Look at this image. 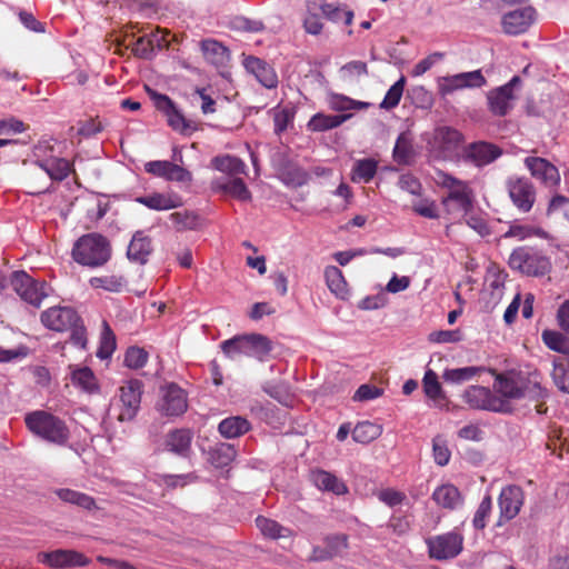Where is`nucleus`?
Instances as JSON below:
<instances>
[{"label":"nucleus","mask_w":569,"mask_h":569,"mask_svg":"<svg viewBox=\"0 0 569 569\" xmlns=\"http://www.w3.org/2000/svg\"><path fill=\"white\" fill-rule=\"evenodd\" d=\"M493 393L497 398L505 400L508 406L511 401L528 399L539 401L547 398L548 392L541 386L536 373L526 376L522 372L506 371L497 373L493 371Z\"/></svg>","instance_id":"f257e3e1"},{"label":"nucleus","mask_w":569,"mask_h":569,"mask_svg":"<svg viewBox=\"0 0 569 569\" xmlns=\"http://www.w3.org/2000/svg\"><path fill=\"white\" fill-rule=\"evenodd\" d=\"M71 254L77 263L97 268L110 260L111 246L102 234L96 232L87 233L74 242Z\"/></svg>","instance_id":"f03ea898"},{"label":"nucleus","mask_w":569,"mask_h":569,"mask_svg":"<svg viewBox=\"0 0 569 569\" xmlns=\"http://www.w3.org/2000/svg\"><path fill=\"white\" fill-rule=\"evenodd\" d=\"M435 181L447 190V196L442 198V204L448 213H469L473 203V193L466 181L440 170L436 172Z\"/></svg>","instance_id":"7ed1b4c3"},{"label":"nucleus","mask_w":569,"mask_h":569,"mask_svg":"<svg viewBox=\"0 0 569 569\" xmlns=\"http://www.w3.org/2000/svg\"><path fill=\"white\" fill-rule=\"evenodd\" d=\"M220 348L229 359L239 356L253 357L259 361H266L273 349L272 341L260 333L239 335L221 342Z\"/></svg>","instance_id":"20e7f679"},{"label":"nucleus","mask_w":569,"mask_h":569,"mask_svg":"<svg viewBox=\"0 0 569 569\" xmlns=\"http://www.w3.org/2000/svg\"><path fill=\"white\" fill-rule=\"evenodd\" d=\"M465 138L455 128L442 126L433 130L432 137L427 141L430 157L437 160H456L463 152Z\"/></svg>","instance_id":"39448f33"},{"label":"nucleus","mask_w":569,"mask_h":569,"mask_svg":"<svg viewBox=\"0 0 569 569\" xmlns=\"http://www.w3.org/2000/svg\"><path fill=\"white\" fill-rule=\"evenodd\" d=\"M24 421L28 429L43 440L63 445L69 439L70 432L66 423L47 411L30 412L26 416Z\"/></svg>","instance_id":"423d86ee"},{"label":"nucleus","mask_w":569,"mask_h":569,"mask_svg":"<svg viewBox=\"0 0 569 569\" xmlns=\"http://www.w3.org/2000/svg\"><path fill=\"white\" fill-rule=\"evenodd\" d=\"M511 269L530 277L545 276L551 269L549 258L532 247H519L509 257Z\"/></svg>","instance_id":"0eeeda50"},{"label":"nucleus","mask_w":569,"mask_h":569,"mask_svg":"<svg viewBox=\"0 0 569 569\" xmlns=\"http://www.w3.org/2000/svg\"><path fill=\"white\" fill-rule=\"evenodd\" d=\"M466 405L476 410H486L498 413H510L512 407L505 400L497 398L493 390L482 386H470L462 392Z\"/></svg>","instance_id":"6e6552de"},{"label":"nucleus","mask_w":569,"mask_h":569,"mask_svg":"<svg viewBox=\"0 0 569 569\" xmlns=\"http://www.w3.org/2000/svg\"><path fill=\"white\" fill-rule=\"evenodd\" d=\"M11 286L17 295L26 302L39 308L42 300L51 291L44 281H38L31 278L24 271H16L11 277Z\"/></svg>","instance_id":"1a4fd4ad"},{"label":"nucleus","mask_w":569,"mask_h":569,"mask_svg":"<svg viewBox=\"0 0 569 569\" xmlns=\"http://www.w3.org/2000/svg\"><path fill=\"white\" fill-rule=\"evenodd\" d=\"M156 409L163 417H179L183 415L188 409L186 392L176 383L161 387Z\"/></svg>","instance_id":"9d476101"},{"label":"nucleus","mask_w":569,"mask_h":569,"mask_svg":"<svg viewBox=\"0 0 569 569\" xmlns=\"http://www.w3.org/2000/svg\"><path fill=\"white\" fill-rule=\"evenodd\" d=\"M426 543L430 558L442 561L456 558L462 551L463 537L459 532L451 531L430 537Z\"/></svg>","instance_id":"9b49d317"},{"label":"nucleus","mask_w":569,"mask_h":569,"mask_svg":"<svg viewBox=\"0 0 569 569\" xmlns=\"http://www.w3.org/2000/svg\"><path fill=\"white\" fill-rule=\"evenodd\" d=\"M487 81L481 70L445 76L437 79V89L441 97H447L462 89L481 88Z\"/></svg>","instance_id":"f8f14e48"},{"label":"nucleus","mask_w":569,"mask_h":569,"mask_svg":"<svg viewBox=\"0 0 569 569\" xmlns=\"http://www.w3.org/2000/svg\"><path fill=\"white\" fill-rule=\"evenodd\" d=\"M520 83L521 79L515 76L508 83L488 92L489 110L495 116L503 117L513 108L517 99L516 89L519 88Z\"/></svg>","instance_id":"ddd939ff"},{"label":"nucleus","mask_w":569,"mask_h":569,"mask_svg":"<svg viewBox=\"0 0 569 569\" xmlns=\"http://www.w3.org/2000/svg\"><path fill=\"white\" fill-rule=\"evenodd\" d=\"M142 395V382L130 380L119 389L118 420L121 422L131 421L140 408Z\"/></svg>","instance_id":"4468645a"},{"label":"nucleus","mask_w":569,"mask_h":569,"mask_svg":"<svg viewBox=\"0 0 569 569\" xmlns=\"http://www.w3.org/2000/svg\"><path fill=\"white\" fill-rule=\"evenodd\" d=\"M509 197L518 210L529 212L536 201V189L526 178H509L507 181Z\"/></svg>","instance_id":"2eb2a0df"},{"label":"nucleus","mask_w":569,"mask_h":569,"mask_svg":"<svg viewBox=\"0 0 569 569\" xmlns=\"http://www.w3.org/2000/svg\"><path fill=\"white\" fill-rule=\"evenodd\" d=\"M38 561L51 568L86 567L90 560L76 550L58 549L51 552H40Z\"/></svg>","instance_id":"dca6fc26"},{"label":"nucleus","mask_w":569,"mask_h":569,"mask_svg":"<svg viewBox=\"0 0 569 569\" xmlns=\"http://www.w3.org/2000/svg\"><path fill=\"white\" fill-rule=\"evenodd\" d=\"M41 322L51 330L66 331L80 322V318L70 307H53L41 313Z\"/></svg>","instance_id":"f3484780"},{"label":"nucleus","mask_w":569,"mask_h":569,"mask_svg":"<svg viewBox=\"0 0 569 569\" xmlns=\"http://www.w3.org/2000/svg\"><path fill=\"white\" fill-rule=\"evenodd\" d=\"M535 10L531 7H523L511 10L502 17V29L508 34H520L526 32L533 22Z\"/></svg>","instance_id":"a211bd4d"},{"label":"nucleus","mask_w":569,"mask_h":569,"mask_svg":"<svg viewBox=\"0 0 569 569\" xmlns=\"http://www.w3.org/2000/svg\"><path fill=\"white\" fill-rule=\"evenodd\" d=\"M523 505V491L518 486L503 488L499 496L500 520L513 519Z\"/></svg>","instance_id":"6ab92c4d"},{"label":"nucleus","mask_w":569,"mask_h":569,"mask_svg":"<svg viewBox=\"0 0 569 569\" xmlns=\"http://www.w3.org/2000/svg\"><path fill=\"white\" fill-rule=\"evenodd\" d=\"M148 173L169 181L187 182L191 180V173L184 168L170 161H149L144 164Z\"/></svg>","instance_id":"aec40b11"},{"label":"nucleus","mask_w":569,"mask_h":569,"mask_svg":"<svg viewBox=\"0 0 569 569\" xmlns=\"http://www.w3.org/2000/svg\"><path fill=\"white\" fill-rule=\"evenodd\" d=\"M525 166L535 179L540 180L547 186L557 184L560 180L558 169L545 158L527 157Z\"/></svg>","instance_id":"412c9836"},{"label":"nucleus","mask_w":569,"mask_h":569,"mask_svg":"<svg viewBox=\"0 0 569 569\" xmlns=\"http://www.w3.org/2000/svg\"><path fill=\"white\" fill-rule=\"evenodd\" d=\"M500 154L501 150L497 146L483 141L471 143L463 149V156L478 167L489 164Z\"/></svg>","instance_id":"4be33fe9"},{"label":"nucleus","mask_w":569,"mask_h":569,"mask_svg":"<svg viewBox=\"0 0 569 569\" xmlns=\"http://www.w3.org/2000/svg\"><path fill=\"white\" fill-rule=\"evenodd\" d=\"M192 439V430L188 428L174 429L166 436L164 448L180 457H188L191 451Z\"/></svg>","instance_id":"5701e85b"},{"label":"nucleus","mask_w":569,"mask_h":569,"mask_svg":"<svg viewBox=\"0 0 569 569\" xmlns=\"http://www.w3.org/2000/svg\"><path fill=\"white\" fill-rule=\"evenodd\" d=\"M243 64L247 71L252 73L263 87L268 89L277 87L278 77L266 61L257 57H247Z\"/></svg>","instance_id":"b1692460"},{"label":"nucleus","mask_w":569,"mask_h":569,"mask_svg":"<svg viewBox=\"0 0 569 569\" xmlns=\"http://www.w3.org/2000/svg\"><path fill=\"white\" fill-rule=\"evenodd\" d=\"M152 252L151 239L143 231H137L127 250V257L130 261L144 264Z\"/></svg>","instance_id":"393cba45"},{"label":"nucleus","mask_w":569,"mask_h":569,"mask_svg":"<svg viewBox=\"0 0 569 569\" xmlns=\"http://www.w3.org/2000/svg\"><path fill=\"white\" fill-rule=\"evenodd\" d=\"M201 51L207 62L216 68H224L230 61V52L227 47L217 40L206 39L201 41Z\"/></svg>","instance_id":"a878e982"},{"label":"nucleus","mask_w":569,"mask_h":569,"mask_svg":"<svg viewBox=\"0 0 569 569\" xmlns=\"http://www.w3.org/2000/svg\"><path fill=\"white\" fill-rule=\"evenodd\" d=\"M137 202L146 206L149 209L163 211L178 208L181 204L179 196L173 193H159L153 192L136 199Z\"/></svg>","instance_id":"bb28decb"},{"label":"nucleus","mask_w":569,"mask_h":569,"mask_svg":"<svg viewBox=\"0 0 569 569\" xmlns=\"http://www.w3.org/2000/svg\"><path fill=\"white\" fill-rule=\"evenodd\" d=\"M212 187L216 191H222L240 201L251 200V192L241 178L217 179Z\"/></svg>","instance_id":"cd10ccee"},{"label":"nucleus","mask_w":569,"mask_h":569,"mask_svg":"<svg viewBox=\"0 0 569 569\" xmlns=\"http://www.w3.org/2000/svg\"><path fill=\"white\" fill-rule=\"evenodd\" d=\"M435 502L446 509H457L462 502V496L457 487L450 483L439 486L432 493Z\"/></svg>","instance_id":"c85d7f7f"},{"label":"nucleus","mask_w":569,"mask_h":569,"mask_svg":"<svg viewBox=\"0 0 569 569\" xmlns=\"http://www.w3.org/2000/svg\"><path fill=\"white\" fill-rule=\"evenodd\" d=\"M251 428L250 422L241 416L228 417L218 425L219 433L226 439H234L247 433Z\"/></svg>","instance_id":"c756f323"},{"label":"nucleus","mask_w":569,"mask_h":569,"mask_svg":"<svg viewBox=\"0 0 569 569\" xmlns=\"http://www.w3.org/2000/svg\"><path fill=\"white\" fill-rule=\"evenodd\" d=\"M71 370V382L73 386L80 388L81 390L92 393L98 391L99 385L98 380L92 372V370L88 367H70Z\"/></svg>","instance_id":"7c9ffc66"},{"label":"nucleus","mask_w":569,"mask_h":569,"mask_svg":"<svg viewBox=\"0 0 569 569\" xmlns=\"http://www.w3.org/2000/svg\"><path fill=\"white\" fill-rule=\"evenodd\" d=\"M392 156L393 160L399 164L409 166L412 163L416 152L409 133L402 132L399 134Z\"/></svg>","instance_id":"2f4dec72"},{"label":"nucleus","mask_w":569,"mask_h":569,"mask_svg":"<svg viewBox=\"0 0 569 569\" xmlns=\"http://www.w3.org/2000/svg\"><path fill=\"white\" fill-rule=\"evenodd\" d=\"M256 525L261 533L269 539H288L293 537V531L290 528L283 527L276 520L259 516L256 519Z\"/></svg>","instance_id":"473e14b6"},{"label":"nucleus","mask_w":569,"mask_h":569,"mask_svg":"<svg viewBox=\"0 0 569 569\" xmlns=\"http://www.w3.org/2000/svg\"><path fill=\"white\" fill-rule=\"evenodd\" d=\"M311 480L321 490L331 491L336 495L347 492L346 485L330 472L323 470L313 471L311 473Z\"/></svg>","instance_id":"72a5a7b5"},{"label":"nucleus","mask_w":569,"mask_h":569,"mask_svg":"<svg viewBox=\"0 0 569 569\" xmlns=\"http://www.w3.org/2000/svg\"><path fill=\"white\" fill-rule=\"evenodd\" d=\"M552 379L557 388L569 395V356H556L552 360Z\"/></svg>","instance_id":"f704fd0d"},{"label":"nucleus","mask_w":569,"mask_h":569,"mask_svg":"<svg viewBox=\"0 0 569 569\" xmlns=\"http://www.w3.org/2000/svg\"><path fill=\"white\" fill-rule=\"evenodd\" d=\"M326 283L329 290L340 299L348 296V284L341 270L336 266H328L325 269Z\"/></svg>","instance_id":"c9c22d12"},{"label":"nucleus","mask_w":569,"mask_h":569,"mask_svg":"<svg viewBox=\"0 0 569 569\" xmlns=\"http://www.w3.org/2000/svg\"><path fill=\"white\" fill-rule=\"evenodd\" d=\"M483 371L485 369L482 367L475 366L446 369L442 373V379L446 383L462 385L471 381Z\"/></svg>","instance_id":"e433bc0d"},{"label":"nucleus","mask_w":569,"mask_h":569,"mask_svg":"<svg viewBox=\"0 0 569 569\" xmlns=\"http://www.w3.org/2000/svg\"><path fill=\"white\" fill-rule=\"evenodd\" d=\"M378 162L372 158L356 160L352 167L351 180L368 183L377 173Z\"/></svg>","instance_id":"4c0bfd02"},{"label":"nucleus","mask_w":569,"mask_h":569,"mask_svg":"<svg viewBox=\"0 0 569 569\" xmlns=\"http://www.w3.org/2000/svg\"><path fill=\"white\" fill-rule=\"evenodd\" d=\"M54 493L67 503L76 505L86 510H93L97 508L96 500L83 492L76 491L69 488H60L54 490Z\"/></svg>","instance_id":"58836bf2"},{"label":"nucleus","mask_w":569,"mask_h":569,"mask_svg":"<svg viewBox=\"0 0 569 569\" xmlns=\"http://www.w3.org/2000/svg\"><path fill=\"white\" fill-rule=\"evenodd\" d=\"M351 114H315L308 122L311 131H326L339 127L347 121Z\"/></svg>","instance_id":"ea45409f"},{"label":"nucleus","mask_w":569,"mask_h":569,"mask_svg":"<svg viewBox=\"0 0 569 569\" xmlns=\"http://www.w3.org/2000/svg\"><path fill=\"white\" fill-rule=\"evenodd\" d=\"M236 458V449L232 445L220 442L209 450V460L217 468L229 466Z\"/></svg>","instance_id":"a19ab883"},{"label":"nucleus","mask_w":569,"mask_h":569,"mask_svg":"<svg viewBox=\"0 0 569 569\" xmlns=\"http://www.w3.org/2000/svg\"><path fill=\"white\" fill-rule=\"evenodd\" d=\"M212 166L217 170L230 176L246 173L247 169L246 163L241 159L230 154L213 158Z\"/></svg>","instance_id":"79ce46f5"},{"label":"nucleus","mask_w":569,"mask_h":569,"mask_svg":"<svg viewBox=\"0 0 569 569\" xmlns=\"http://www.w3.org/2000/svg\"><path fill=\"white\" fill-rule=\"evenodd\" d=\"M381 432L382 428L380 425L370 421H361L356 425L351 435L356 442L366 445L377 439Z\"/></svg>","instance_id":"37998d69"},{"label":"nucleus","mask_w":569,"mask_h":569,"mask_svg":"<svg viewBox=\"0 0 569 569\" xmlns=\"http://www.w3.org/2000/svg\"><path fill=\"white\" fill-rule=\"evenodd\" d=\"M545 345L557 352L559 356H569V339L561 332L555 330H543L541 333Z\"/></svg>","instance_id":"c03bdc74"},{"label":"nucleus","mask_w":569,"mask_h":569,"mask_svg":"<svg viewBox=\"0 0 569 569\" xmlns=\"http://www.w3.org/2000/svg\"><path fill=\"white\" fill-rule=\"evenodd\" d=\"M39 166L49 174L53 180H63L70 172V164L66 159L52 158L39 162Z\"/></svg>","instance_id":"a18cd8bd"},{"label":"nucleus","mask_w":569,"mask_h":569,"mask_svg":"<svg viewBox=\"0 0 569 569\" xmlns=\"http://www.w3.org/2000/svg\"><path fill=\"white\" fill-rule=\"evenodd\" d=\"M405 86L406 78L402 76L389 88L383 100L380 103V108L385 110H391L396 108L399 104L400 99L403 94Z\"/></svg>","instance_id":"49530a36"},{"label":"nucleus","mask_w":569,"mask_h":569,"mask_svg":"<svg viewBox=\"0 0 569 569\" xmlns=\"http://www.w3.org/2000/svg\"><path fill=\"white\" fill-rule=\"evenodd\" d=\"M116 349V337L109 327V325L104 321L102 325V332L100 339V346L97 351V357L100 359H108L111 357Z\"/></svg>","instance_id":"de8ad7c7"},{"label":"nucleus","mask_w":569,"mask_h":569,"mask_svg":"<svg viewBox=\"0 0 569 569\" xmlns=\"http://www.w3.org/2000/svg\"><path fill=\"white\" fill-rule=\"evenodd\" d=\"M273 124H274V133L280 134L292 123L295 118V112L291 108H282L277 107L271 110Z\"/></svg>","instance_id":"09e8293b"},{"label":"nucleus","mask_w":569,"mask_h":569,"mask_svg":"<svg viewBox=\"0 0 569 569\" xmlns=\"http://www.w3.org/2000/svg\"><path fill=\"white\" fill-rule=\"evenodd\" d=\"M329 104L336 111L359 110L369 107L368 102L356 101L342 94H332Z\"/></svg>","instance_id":"8fccbe9b"},{"label":"nucleus","mask_w":569,"mask_h":569,"mask_svg":"<svg viewBox=\"0 0 569 569\" xmlns=\"http://www.w3.org/2000/svg\"><path fill=\"white\" fill-rule=\"evenodd\" d=\"M170 220L177 230H191L199 226V217L192 211L173 212L170 214Z\"/></svg>","instance_id":"3c124183"},{"label":"nucleus","mask_w":569,"mask_h":569,"mask_svg":"<svg viewBox=\"0 0 569 569\" xmlns=\"http://www.w3.org/2000/svg\"><path fill=\"white\" fill-rule=\"evenodd\" d=\"M89 282L92 288H102L111 292L120 291L126 283L124 279L118 276L92 277Z\"/></svg>","instance_id":"603ef678"},{"label":"nucleus","mask_w":569,"mask_h":569,"mask_svg":"<svg viewBox=\"0 0 569 569\" xmlns=\"http://www.w3.org/2000/svg\"><path fill=\"white\" fill-rule=\"evenodd\" d=\"M432 453L435 462L439 466L448 465L451 452L448 448L447 441L442 436H436L432 440Z\"/></svg>","instance_id":"864d4df0"},{"label":"nucleus","mask_w":569,"mask_h":569,"mask_svg":"<svg viewBox=\"0 0 569 569\" xmlns=\"http://www.w3.org/2000/svg\"><path fill=\"white\" fill-rule=\"evenodd\" d=\"M133 54L141 59H151L154 52V41L149 37H140L132 44H129Z\"/></svg>","instance_id":"5fc2aeb1"},{"label":"nucleus","mask_w":569,"mask_h":569,"mask_svg":"<svg viewBox=\"0 0 569 569\" xmlns=\"http://www.w3.org/2000/svg\"><path fill=\"white\" fill-rule=\"evenodd\" d=\"M423 390L431 399L443 398L442 388L438 381V376L435 371L428 370L423 377Z\"/></svg>","instance_id":"6e6d98bb"},{"label":"nucleus","mask_w":569,"mask_h":569,"mask_svg":"<svg viewBox=\"0 0 569 569\" xmlns=\"http://www.w3.org/2000/svg\"><path fill=\"white\" fill-rule=\"evenodd\" d=\"M148 359V353L138 347H131L128 349L126 357H124V363L127 367L132 369L141 368L146 365Z\"/></svg>","instance_id":"4d7b16f0"},{"label":"nucleus","mask_w":569,"mask_h":569,"mask_svg":"<svg viewBox=\"0 0 569 569\" xmlns=\"http://www.w3.org/2000/svg\"><path fill=\"white\" fill-rule=\"evenodd\" d=\"M341 72L345 79L355 80L367 76L368 68L366 62L350 61L341 68Z\"/></svg>","instance_id":"13d9d810"},{"label":"nucleus","mask_w":569,"mask_h":569,"mask_svg":"<svg viewBox=\"0 0 569 569\" xmlns=\"http://www.w3.org/2000/svg\"><path fill=\"white\" fill-rule=\"evenodd\" d=\"M329 541L335 542L337 548L335 550H323L320 548H315L312 556H311L312 560L320 561V560L329 559V558L333 557L339 551L338 548L347 547V538L345 536H337V537L330 539Z\"/></svg>","instance_id":"bf43d9fd"},{"label":"nucleus","mask_w":569,"mask_h":569,"mask_svg":"<svg viewBox=\"0 0 569 569\" xmlns=\"http://www.w3.org/2000/svg\"><path fill=\"white\" fill-rule=\"evenodd\" d=\"M398 187L415 196H419L422 190L420 181L411 173L401 174L398 180Z\"/></svg>","instance_id":"052dcab7"},{"label":"nucleus","mask_w":569,"mask_h":569,"mask_svg":"<svg viewBox=\"0 0 569 569\" xmlns=\"http://www.w3.org/2000/svg\"><path fill=\"white\" fill-rule=\"evenodd\" d=\"M491 505L490 497H485L480 502L472 520L476 529H483L486 527V519L490 513Z\"/></svg>","instance_id":"680f3d73"},{"label":"nucleus","mask_w":569,"mask_h":569,"mask_svg":"<svg viewBox=\"0 0 569 569\" xmlns=\"http://www.w3.org/2000/svg\"><path fill=\"white\" fill-rule=\"evenodd\" d=\"M325 17L331 21H339L343 17L345 24L349 26L353 20V12L351 10L342 11L340 7L329 3L328 10H326Z\"/></svg>","instance_id":"e2e57ef3"},{"label":"nucleus","mask_w":569,"mask_h":569,"mask_svg":"<svg viewBox=\"0 0 569 569\" xmlns=\"http://www.w3.org/2000/svg\"><path fill=\"white\" fill-rule=\"evenodd\" d=\"M430 341L437 343H448L460 341L461 335L459 330H440L430 333Z\"/></svg>","instance_id":"0e129e2a"},{"label":"nucleus","mask_w":569,"mask_h":569,"mask_svg":"<svg viewBox=\"0 0 569 569\" xmlns=\"http://www.w3.org/2000/svg\"><path fill=\"white\" fill-rule=\"evenodd\" d=\"M413 211L418 214L429 218V219H436L438 218V211L437 207L433 201L429 200H420L412 206Z\"/></svg>","instance_id":"69168bd1"},{"label":"nucleus","mask_w":569,"mask_h":569,"mask_svg":"<svg viewBox=\"0 0 569 569\" xmlns=\"http://www.w3.org/2000/svg\"><path fill=\"white\" fill-rule=\"evenodd\" d=\"M167 118L169 126L177 131L183 132L189 128V124L180 111L173 107L170 111H167Z\"/></svg>","instance_id":"338daca9"},{"label":"nucleus","mask_w":569,"mask_h":569,"mask_svg":"<svg viewBox=\"0 0 569 569\" xmlns=\"http://www.w3.org/2000/svg\"><path fill=\"white\" fill-rule=\"evenodd\" d=\"M466 223L468 227H470L472 230H475L478 234L481 237H485L490 233L489 227L487 221L477 214H466Z\"/></svg>","instance_id":"774afa93"}]
</instances>
